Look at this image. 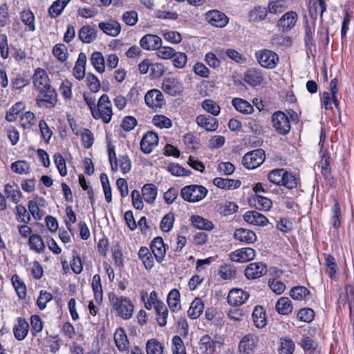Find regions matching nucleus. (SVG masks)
I'll use <instances>...</instances> for the list:
<instances>
[{
	"mask_svg": "<svg viewBox=\"0 0 354 354\" xmlns=\"http://www.w3.org/2000/svg\"><path fill=\"white\" fill-rule=\"evenodd\" d=\"M86 62V55L84 53H80L73 68V75L78 80H82L85 76Z\"/></svg>",
	"mask_w": 354,
	"mask_h": 354,
	"instance_id": "nucleus-32",
	"label": "nucleus"
},
{
	"mask_svg": "<svg viewBox=\"0 0 354 354\" xmlns=\"http://www.w3.org/2000/svg\"><path fill=\"white\" fill-rule=\"evenodd\" d=\"M156 55L162 59H168L172 58L176 55V50L169 46L158 47L156 52Z\"/></svg>",
	"mask_w": 354,
	"mask_h": 354,
	"instance_id": "nucleus-57",
	"label": "nucleus"
},
{
	"mask_svg": "<svg viewBox=\"0 0 354 354\" xmlns=\"http://www.w3.org/2000/svg\"><path fill=\"white\" fill-rule=\"evenodd\" d=\"M205 19L210 25L220 28L225 27L230 20L225 13L217 10L207 11L205 14Z\"/></svg>",
	"mask_w": 354,
	"mask_h": 354,
	"instance_id": "nucleus-9",
	"label": "nucleus"
},
{
	"mask_svg": "<svg viewBox=\"0 0 354 354\" xmlns=\"http://www.w3.org/2000/svg\"><path fill=\"white\" fill-rule=\"evenodd\" d=\"M167 304L170 310L173 312L180 309V292L177 289H172L167 295Z\"/></svg>",
	"mask_w": 354,
	"mask_h": 354,
	"instance_id": "nucleus-39",
	"label": "nucleus"
},
{
	"mask_svg": "<svg viewBox=\"0 0 354 354\" xmlns=\"http://www.w3.org/2000/svg\"><path fill=\"white\" fill-rule=\"evenodd\" d=\"M138 255L146 270H149L154 266L153 254L148 248L141 247Z\"/></svg>",
	"mask_w": 354,
	"mask_h": 354,
	"instance_id": "nucleus-29",
	"label": "nucleus"
},
{
	"mask_svg": "<svg viewBox=\"0 0 354 354\" xmlns=\"http://www.w3.org/2000/svg\"><path fill=\"white\" fill-rule=\"evenodd\" d=\"M44 205V200L42 198H35L29 201L28 207L30 213L35 220H40L43 216V212L39 209V206Z\"/></svg>",
	"mask_w": 354,
	"mask_h": 354,
	"instance_id": "nucleus-31",
	"label": "nucleus"
},
{
	"mask_svg": "<svg viewBox=\"0 0 354 354\" xmlns=\"http://www.w3.org/2000/svg\"><path fill=\"white\" fill-rule=\"evenodd\" d=\"M21 19L23 23L27 26L28 30H35V17L31 11L28 10L22 12L21 13Z\"/></svg>",
	"mask_w": 354,
	"mask_h": 354,
	"instance_id": "nucleus-59",
	"label": "nucleus"
},
{
	"mask_svg": "<svg viewBox=\"0 0 354 354\" xmlns=\"http://www.w3.org/2000/svg\"><path fill=\"white\" fill-rule=\"evenodd\" d=\"M268 12L266 8L257 6L250 11L249 16L252 21H260L266 19Z\"/></svg>",
	"mask_w": 354,
	"mask_h": 354,
	"instance_id": "nucleus-54",
	"label": "nucleus"
},
{
	"mask_svg": "<svg viewBox=\"0 0 354 354\" xmlns=\"http://www.w3.org/2000/svg\"><path fill=\"white\" fill-rule=\"evenodd\" d=\"M208 193L206 187L199 185H190L184 187L180 192L182 198L189 203H196L205 198Z\"/></svg>",
	"mask_w": 354,
	"mask_h": 354,
	"instance_id": "nucleus-4",
	"label": "nucleus"
},
{
	"mask_svg": "<svg viewBox=\"0 0 354 354\" xmlns=\"http://www.w3.org/2000/svg\"><path fill=\"white\" fill-rule=\"evenodd\" d=\"M158 136L153 131H148L142 138L140 149L145 153H151L158 145Z\"/></svg>",
	"mask_w": 354,
	"mask_h": 354,
	"instance_id": "nucleus-16",
	"label": "nucleus"
},
{
	"mask_svg": "<svg viewBox=\"0 0 354 354\" xmlns=\"http://www.w3.org/2000/svg\"><path fill=\"white\" fill-rule=\"evenodd\" d=\"M244 220L252 225L265 226L268 224V218L257 211H248L243 216Z\"/></svg>",
	"mask_w": 354,
	"mask_h": 354,
	"instance_id": "nucleus-23",
	"label": "nucleus"
},
{
	"mask_svg": "<svg viewBox=\"0 0 354 354\" xmlns=\"http://www.w3.org/2000/svg\"><path fill=\"white\" fill-rule=\"evenodd\" d=\"M167 169L172 175L176 176H186L191 174L189 170L185 169L178 164H169Z\"/></svg>",
	"mask_w": 354,
	"mask_h": 354,
	"instance_id": "nucleus-63",
	"label": "nucleus"
},
{
	"mask_svg": "<svg viewBox=\"0 0 354 354\" xmlns=\"http://www.w3.org/2000/svg\"><path fill=\"white\" fill-rule=\"evenodd\" d=\"M157 194L158 188L153 184H145L142 188V196L149 204H153L155 202Z\"/></svg>",
	"mask_w": 354,
	"mask_h": 354,
	"instance_id": "nucleus-34",
	"label": "nucleus"
},
{
	"mask_svg": "<svg viewBox=\"0 0 354 354\" xmlns=\"http://www.w3.org/2000/svg\"><path fill=\"white\" fill-rule=\"evenodd\" d=\"M297 19L298 15L295 12L288 11L279 19L277 27L283 32H288L295 26Z\"/></svg>",
	"mask_w": 354,
	"mask_h": 354,
	"instance_id": "nucleus-14",
	"label": "nucleus"
},
{
	"mask_svg": "<svg viewBox=\"0 0 354 354\" xmlns=\"http://www.w3.org/2000/svg\"><path fill=\"white\" fill-rule=\"evenodd\" d=\"M172 353L173 354H187L183 341L178 335L172 338Z\"/></svg>",
	"mask_w": 354,
	"mask_h": 354,
	"instance_id": "nucleus-60",
	"label": "nucleus"
},
{
	"mask_svg": "<svg viewBox=\"0 0 354 354\" xmlns=\"http://www.w3.org/2000/svg\"><path fill=\"white\" fill-rule=\"evenodd\" d=\"M29 330V324L27 321L22 317L17 318V323L13 328V333L15 338L19 341L24 340Z\"/></svg>",
	"mask_w": 354,
	"mask_h": 354,
	"instance_id": "nucleus-26",
	"label": "nucleus"
},
{
	"mask_svg": "<svg viewBox=\"0 0 354 354\" xmlns=\"http://www.w3.org/2000/svg\"><path fill=\"white\" fill-rule=\"evenodd\" d=\"M150 249L158 263L163 261L166 254V249L163 239L161 237L157 236L153 239Z\"/></svg>",
	"mask_w": 354,
	"mask_h": 354,
	"instance_id": "nucleus-18",
	"label": "nucleus"
},
{
	"mask_svg": "<svg viewBox=\"0 0 354 354\" xmlns=\"http://www.w3.org/2000/svg\"><path fill=\"white\" fill-rule=\"evenodd\" d=\"M114 342L118 349L121 352L128 351L129 342L124 330L122 328L116 329L114 333Z\"/></svg>",
	"mask_w": 354,
	"mask_h": 354,
	"instance_id": "nucleus-22",
	"label": "nucleus"
},
{
	"mask_svg": "<svg viewBox=\"0 0 354 354\" xmlns=\"http://www.w3.org/2000/svg\"><path fill=\"white\" fill-rule=\"evenodd\" d=\"M145 101L149 107L161 108L164 103L163 95L160 91L152 89L145 94Z\"/></svg>",
	"mask_w": 354,
	"mask_h": 354,
	"instance_id": "nucleus-17",
	"label": "nucleus"
},
{
	"mask_svg": "<svg viewBox=\"0 0 354 354\" xmlns=\"http://www.w3.org/2000/svg\"><path fill=\"white\" fill-rule=\"evenodd\" d=\"M12 171L19 175L28 174L31 170L30 164L26 160H17L11 164Z\"/></svg>",
	"mask_w": 354,
	"mask_h": 354,
	"instance_id": "nucleus-44",
	"label": "nucleus"
},
{
	"mask_svg": "<svg viewBox=\"0 0 354 354\" xmlns=\"http://www.w3.org/2000/svg\"><path fill=\"white\" fill-rule=\"evenodd\" d=\"M91 63L95 70L102 73L105 70L104 58L102 54L100 52L93 53L91 58Z\"/></svg>",
	"mask_w": 354,
	"mask_h": 354,
	"instance_id": "nucleus-49",
	"label": "nucleus"
},
{
	"mask_svg": "<svg viewBox=\"0 0 354 354\" xmlns=\"http://www.w3.org/2000/svg\"><path fill=\"white\" fill-rule=\"evenodd\" d=\"M259 64L267 68H274L279 62L278 55L270 50H262L256 53Z\"/></svg>",
	"mask_w": 354,
	"mask_h": 354,
	"instance_id": "nucleus-8",
	"label": "nucleus"
},
{
	"mask_svg": "<svg viewBox=\"0 0 354 354\" xmlns=\"http://www.w3.org/2000/svg\"><path fill=\"white\" fill-rule=\"evenodd\" d=\"M28 243L30 249L35 250L37 253H41L45 248V245L42 239L37 234L30 236Z\"/></svg>",
	"mask_w": 354,
	"mask_h": 354,
	"instance_id": "nucleus-50",
	"label": "nucleus"
},
{
	"mask_svg": "<svg viewBox=\"0 0 354 354\" xmlns=\"http://www.w3.org/2000/svg\"><path fill=\"white\" fill-rule=\"evenodd\" d=\"M272 127L281 135H287L290 131V122L288 117L282 111H277L272 116Z\"/></svg>",
	"mask_w": 354,
	"mask_h": 354,
	"instance_id": "nucleus-6",
	"label": "nucleus"
},
{
	"mask_svg": "<svg viewBox=\"0 0 354 354\" xmlns=\"http://www.w3.org/2000/svg\"><path fill=\"white\" fill-rule=\"evenodd\" d=\"M288 8L286 0L270 1L268 5V11L270 14L277 15L283 12Z\"/></svg>",
	"mask_w": 354,
	"mask_h": 354,
	"instance_id": "nucleus-43",
	"label": "nucleus"
},
{
	"mask_svg": "<svg viewBox=\"0 0 354 354\" xmlns=\"http://www.w3.org/2000/svg\"><path fill=\"white\" fill-rule=\"evenodd\" d=\"M55 164L62 176L67 175V169L66 165V160L63 156L59 153H56L54 156Z\"/></svg>",
	"mask_w": 354,
	"mask_h": 354,
	"instance_id": "nucleus-56",
	"label": "nucleus"
},
{
	"mask_svg": "<svg viewBox=\"0 0 354 354\" xmlns=\"http://www.w3.org/2000/svg\"><path fill=\"white\" fill-rule=\"evenodd\" d=\"M259 339L254 334L244 335L239 344V351L242 354H253L257 348Z\"/></svg>",
	"mask_w": 354,
	"mask_h": 354,
	"instance_id": "nucleus-10",
	"label": "nucleus"
},
{
	"mask_svg": "<svg viewBox=\"0 0 354 354\" xmlns=\"http://www.w3.org/2000/svg\"><path fill=\"white\" fill-rule=\"evenodd\" d=\"M92 115L95 119H101L104 123L111 121L113 115L112 104L107 95L103 94L100 97Z\"/></svg>",
	"mask_w": 354,
	"mask_h": 354,
	"instance_id": "nucleus-3",
	"label": "nucleus"
},
{
	"mask_svg": "<svg viewBox=\"0 0 354 354\" xmlns=\"http://www.w3.org/2000/svg\"><path fill=\"white\" fill-rule=\"evenodd\" d=\"M263 80L261 71L257 68H250L245 73V81L252 86L260 85Z\"/></svg>",
	"mask_w": 354,
	"mask_h": 354,
	"instance_id": "nucleus-33",
	"label": "nucleus"
},
{
	"mask_svg": "<svg viewBox=\"0 0 354 354\" xmlns=\"http://www.w3.org/2000/svg\"><path fill=\"white\" fill-rule=\"evenodd\" d=\"M4 193L8 200L16 204L20 201L22 196L18 185L14 182L6 185Z\"/></svg>",
	"mask_w": 354,
	"mask_h": 354,
	"instance_id": "nucleus-25",
	"label": "nucleus"
},
{
	"mask_svg": "<svg viewBox=\"0 0 354 354\" xmlns=\"http://www.w3.org/2000/svg\"><path fill=\"white\" fill-rule=\"evenodd\" d=\"M203 108L213 115H218L220 113L221 108L219 105L212 100H205L202 104Z\"/></svg>",
	"mask_w": 354,
	"mask_h": 354,
	"instance_id": "nucleus-58",
	"label": "nucleus"
},
{
	"mask_svg": "<svg viewBox=\"0 0 354 354\" xmlns=\"http://www.w3.org/2000/svg\"><path fill=\"white\" fill-rule=\"evenodd\" d=\"M268 180L273 184L283 185L288 189H293L297 185L296 177L284 169H276L268 175Z\"/></svg>",
	"mask_w": 354,
	"mask_h": 354,
	"instance_id": "nucleus-2",
	"label": "nucleus"
},
{
	"mask_svg": "<svg viewBox=\"0 0 354 354\" xmlns=\"http://www.w3.org/2000/svg\"><path fill=\"white\" fill-rule=\"evenodd\" d=\"M174 222V214L171 212L165 214L161 220L160 226V229L165 232H168L171 231L173 227Z\"/></svg>",
	"mask_w": 354,
	"mask_h": 354,
	"instance_id": "nucleus-55",
	"label": "nucleus"
},
{
	"mask_svg": "<svg viewBox=\"0 0 354 354\" xmlns=\"http://www.w3.org/2000/svg\"><path fill=\"white\" fill-rule=\"evenodd\" d=\"M234 238L246 244L253 243L257 240L256 234L253 231L244 228L237 229L234 232Z\"/></svg>",
	"mask_w": 354,
	"mask_h": 354,
	"instance_id": "nucleus-30",
	"label": "nucleus"
},
{
	"mask_svg": "<svg viewBox=\"0 0 354 354\" xmlns=\"http://www.w3.org/2000/svg\"><path fill=\"white\" fill-rule=\"evenodd\" d=\"M310 292L304 286H295L290 291V296L295 300L306 299Z\"/></svg>",
	"mask_w": 354,
	"mask_h": 354,
	"instance_id": "nucleus-47",
	"label": "nucleus"
},
{
	"mask_svg": "<svg viewBox=\"0 0 354 354\" xmlns=\"http://www.w3.org/2000/svg\"><path fill=\"white\" fill-rule=\"evenodd\" d=\"M199 351L202 354H212L214 351V342L208 335H203L199 341Z\"/></svg>",
	"mask_w": 354,
	"mask_h": 354,
	"instance_id": "nucleus-37",
	"label": "nucleus"
},
{
	"mask_svg": "<svg viewBox=\"0 0 354 354\" xmlns=\"http://www.w3.org/2000/svg\"><path fill=\"white\" fill-rule=\"evenodd\" d=\"M98 28L104 33L111 37L118 36L121 31L120 23L112 19L99 23Z\"/></svg>",
	"mask_w": 354,
	"mask_h": 354,
	"instance_id": "nucleus-19",
	"label": "nucleus"
},
{
	"mask_svg": "<svg viewBox=\"0 0 354 354\" xmlns=\"http://www.w3.org/2000/svg\"><path fill=\"white\" fill-rule=\"evenodd\" d=\"M275 308L278 313L287 315L292 313L293 306L288 297H282L277 301Z\"/></svg>",
	"mask_w": 354,
	"mask_h": 354,
	"instance_id": "nucleus-35",
	"label": "nucleus"
},
{
	"mask_svg": "<svg viewBox=\"0 0 354 354\" xmlns=\"http://www.w3.org/2000/svg\"><path fill=\"white\" fill-rule=\"evenodd\" d=\"M252 317L257 328H262L266 325V312L262 306H256L252 312Z\"/></svg>",
	"mask_w": 354,
	"mask_h": 354,
	"instance_id": "nucleus-36",
	"label": "nucleus"
},
{
	"mask_svg": "<svg viewBox=\"0 0 354 354\" xmlns=\"http://www.w3.org/2000/svg\"><path fill=\"white\" fill-rule=\"evenodd\" d=\"M265 160V153L261 149L253 150L245 154L242 164L248 169H253L261 165Z\"/></svg>",
	"mask_w": 354,
	"mask_h": 354,
	"instance_id": "nucleus-7",
	"label": "nucleus"
},
{
	"mask_svg": "<svg viewBox=\"0 0 354 354\" xmlns=\"http://www.w3.org/2000/svg\"><path fill=\"white\" fill-rule=\"evenodd\" d=\"M141 299L144 301L145 307L147 310H151L153 308V306L156 310V306L158 304L163 303L162 301L158 300L157 293L156 291H152L149 296L147 292H142L141 295Z\"/></svg>",
	"mask_w": 354,
	"mask_h": 354,
	"instance_id": "nucleus-42",
	"label": "nucleus"
},
{
	"mask_svg": "<svg viewBox=\"0 0 354 354\" xmlns=\"http://www.w3.org/2000/svg\"><path fill=\"white\" fill-rule=\"evenodd\" d=\"M109 298L119 317L124 320L131 318L134 306L128 297L123 296L117 297L114 293H111L109 294Z\"/></svg>",
	"mask_w": 354,
	"mask_h": 354,
	"instance_id": "nucleus-1",
	"label": "nucleus"
},
{
	"mask_svg": "<svg viewBox=\"0 0 354 354\" xmlns=\"http://www.w3.org/2000/svg\"><path fill=\"white\" fill-rule=\"evenodd\" d=\"M16 216L18 221L28 224L30 221V216L26 207L22 205L16 206Z\"/></svg>",
	"mask_w": 354,
	"mask_h": 354,
	"instance_id": "nucleus-61",
	"label": "nucleus"
},
{
	"mask_svg": "<svg viewBox=\"0 0 354 354\" xmlns=\"http://www.w3.org/2000/svg\"><path fill=\"white\" fill-rule=\"evenodd\" d=\"M213 184L220 189H234L239 188L241 186V183L238 179L216 177L213 179Z\"/></svg>",
	"mask_w": 354,
	"mask_h": 354,
	"instance_id": "nucleus-27",
	"label": "nucleus"
},
{
	"mask_svg": "<svg viewBox=\"0 0 354 354\" xmlns=\"http://www.w3.org/2000/svg\"><path fill=\"white\" fill-rule=\"evenodd\" d=\"M153 124L160 128H169L171 127V120L163 115H154L152 120Z\"/></svg>",
	"mask_w": 354,
	"mask_h": 354,
	"instance_id": "nucleus-62",
	"label": "nucleus"
},
{
	"mask_svg": "<svg viewBox=\"0 0 354 354\" xmlns=\"http://www.w3.org/2000/svg\"><path fill=\"white\" fill-rule=\"evenodd\" d=\"M256 256V252L251 248L238 249L230 254V259L236 263H246L252 261Z\"/></svg>",
	"mask_w": 354,
	"mask_h": 354,
	"instance_id": "nucleus-13",
	"label": "nucleus"
},
{
	"mask_svg": "<svg viewBox=\"0 0 354 354\" xmlns=\"http://www.w3.org/2000/svg\"><path fill=\"white\" fill-rule=\"evenodd\" d=\"M232 105L235 109L242 113L249 114L254 111L253 106L246 100L241 98H234L232 100Z\"/></svg>",
	"mask_w": 354,
	"mask_h": 354,
	"instance_id": "nucleus-40",
	"label": "nucleus"
},
{
	"mask_svg": "<svg viewBox=\"0 0 354 354\" xmlns=\"http://www.w3.org/2000/svg\"><path fill=\"white\" fill-rule=\"evenodd\" d=\"M71 0H56L48 8V14L51 18H56L62 14L64 9Z\"/></svg>",
	"mask_w": 354,
	"mask_h": 354,
	"instance_id": "nucleus-41",
	"label": "nucleus"
},
{
	"mask_svg": "<svg viewBox=\"0 0 354 354\" xmlns=\"http://www.w3.org/2000/svg\"><path fill=\"white\" fill-rule=\"evenodd\" d=\"M140 45L147 50H157L162 45V39L156 35L147 34L141 38Z\"/></svg>",
	"mask_w": 354,
	"mask_h": 354,
	"instance_id": "nucleus-21",
	"label": "nucleus"
},
{
	"mask_svg": "<svg viewBox=\"0 0 354 354\" xmlns=\"http://www.w3.org/2000/svg\"><path fill=\"white\" fill-rule=\"evenodd\" d=\"M204 309L203 301L199 298H196L190 305L187 311L188 316L192 319H196L200 317Z\"/></svg>",
	"mask_w": 354,
	"mask_h": 354,
	"instance_id": "nucleus-38",
	"label": "nucleus"
},
{
	"mask_svg": "<svg viewBox=\"0 0 354 354\" xmlns=\"http://www.w3.org/2000/svg\"><path fill=\"white\" fill-rule=\"evenodd\" d=\"M57 101V93L53 87L38 91L36 104L39 107L53 108L55 106Z\"/></svg>",
	"mask_w": 354,
	"mask_h": 354,
	"instance_id": "nucleus-5",
	"label": "nucleus"
},
{
	"mask_svg": "<svg viewBox=\"0 0 354 354\" xmlns=\"http://www.w3.org/2000/svg\"><path fill=\"white\" fill-rule=\"evenodd\" d=\"M183 88V84L174 77L165 78L162 83V91L171 96L180 95Z\"/></svg>",
	"mask_w": 354,
	"mask_h": 354,
	"instance_id": "nucleus-12",
	"label": "nucleus"
},
{
	"mask_svg": "<svg viewBox=\"0 0 354 354\" xmlns=\"http://www.w3.org/2000/svg\"><path fill=\"white\" fill-rule=\"evenodd\" d=\"M326 10V4L324 0H319L318 2L313 3L309 8V13L310 16L316 19L319 15L322 17L324 12Z\"/></svg>",
	"mask_w": 354,
	"mask_h": 354,
	"instance_id": "nucleus-45",
	"label": "nucleus"
},
{
	"mask_svg": "<svg viewBox=\"0 0 354 354\" xmlns=\"http://www.w3.org/2000/svg\"><path fill=\"white\" fill-rule=\"evenodd\" d=\"M32 82L37 91L52 87L47 73L41 68L35 69L32 76Z\"/></svg>",
	"mask_w": 354,
	"mask_h": 354,
	"instance_id": "nucleus-11",
	"label": "nucleus"
},
{
	"mask_svg": "<svg viewBox=\"0 0 354 354\" xmlns=\"http://www.w3.org/2000/svg\"><path fill=\"white\" fill-rule=\"evenodd\" d=\"M91 286L95 299L101 301L102 299V288L99 274H97L93 276Z\"/></svg>",
	"mask_w": 354,
	"mask_h": 354,
	"instance_id": "nucleus-53",
	"label": "nucleus"
},
{
	"mask_svg": "<svg viewBox=\"0 0 354 354\" xmlns=\"http://www.w3.org/2000/svg\"><path fill=\"white\" fill-rule=\"evenodd\" d=\"M146 350L147 354H162L163 346L156 339H151L147 342Z\"/></svg>",
	"mask_w": 354,
	"mask_h": 354,
	"instance_id": "nucleus-52",
	"label": "nucleus"
},
{
	"mask_svg": "<svg viewBox=\"0 0 354 354\" xmlns=\"http://www.w3.org/2000/svg\"><path fill=\"white\" fill-rule=\"evenodd\" d=\"M97 30L94 26L86 25L81 28L78 36L82 42L90 44L97 38Z\"/></svg>",
	"mask_w": 354,
	"mask_h": 354,
	"instance_id": "nucleus-24",
	"label": "nucleus"
},
{
	"mask_svg": "<svg viewBox=\"0 0 354 354\" xmlns=\"http://www.w3.org/2000/svg\"><path fill=\"white\" fill-rule=\"evenodd\" d=\"M249 293L240 288L232 289L227 295V302L231 306H240L243 304L249 298Z\"/></svg>",
	"mask_w": 354,
	"mask_h": 354,
	"instance_id": "nucleus-15",
	"label": "nucleus"
},
{
	"mask_svg": "<svg viewBox=\"0 0 354 354\" xmlns=\"http://www.w3.org/2000/svg\"><path fill=\"white\" fill-rule=\"evenodd\" d=\"M191 221L194 226L200 230H210L214 227L212 221L200 216H192Z\"/></svg>",
	"mask_w": 354,
	"mask_h": 354,
	"instance_id": "nucleus-46",
	"label": "nucleus"
},
{
	"mask_svg": "<svg viewBox=\"0 0 354 354\" xmlns=\"http://www.w3.org/2000/svg\"><path fill=\"white\" fill-rule=\"evenodd\" d=\"M266 266L262 263H251L245 270V275L248 279H257L266 274Z\"/></svg>",
	"mask_w": 354,
	"mask_h": 354,
	"instance_id": "nucleus-20",
	"label": "nucleus"
},
{
	"mask_svg": "<svg viewBox=\"0 0 354 354\" xmlns=\"http://www.w3.org/2000/svg\"><path fill=\"white\" fill-rule=\"evenodd\" d=\"M295 351V344L291 339H281L279 348L280 354H292Z\"/></svg>",
	"mask_w": 354,
	"mask_h": 354,
	"instance_id": "nucleus-64",
	"label": "nucleus"
},
{
	"mask_svg": "<svg viewBox=\"0 0 354 354\" xmlns=\"http://www.w3.org/2000/svg\"><path fill=\"white\" fill-rule=\"evenodd\" d=\"M254 205L257 209L262 211L269 210L272 205V202L267 197L257 194L254 198Z\"/></svg>",
	"mask_w": 354,
	"mask_h": 354,
	"instance_id": "nucleus-48",
	"label": "nucleus"
},
{
	"mask_svg": "<svg viewBox=\"0 0 354 354\" xmlns=\"http://www.w3.org/2000/svg\"><path fill=\"white\" fill-rule=\"evenodd\" d=\"M157 315V322L160 326H165L167 324V317L168 310L166 306L162 304H158L155 310Z\"/></svg>",
	"mask_w": 354,
	"mask_h": 354,
	"instance_id": "nucleus-51",
	"label": "nucleus"
},
{
	"mask_svg": "<svg viewBox=\"0 0 354 354\" xmlns=\"http://www.w3.org/2000/svg\"><path fill=\"white\" fill-rule=\"evenodd\" d=\"M197 124L209 131H214L218 127V120L212 116L200 115L196 118Z\"/></svg>",
	"mask_w": 354,
	"mask_h": 354,
	"instance_id": "nucleus-28",
	"label": "nucleus"
}]
</instances>
